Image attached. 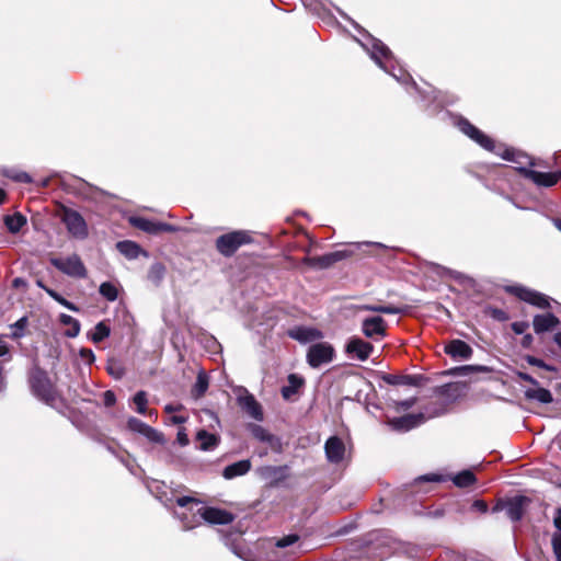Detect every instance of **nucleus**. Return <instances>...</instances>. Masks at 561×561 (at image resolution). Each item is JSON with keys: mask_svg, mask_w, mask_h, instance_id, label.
<instances>
[{"mask_svg": "<svg viewBox=\"0 0 561 561\" xmlns=\"http://www.w3.org/2000/svg\"><path fill=\"white\" fill-rule=\"evenodd\" d=\"M190 503L195 504L196 510L191 508L192 519L185 520L186 528H194L202 524V520L213 525H228L233 522L234 515L226 510L201 506L199 502L191 496H181L176 499V504L180 507H186Z\"/></svg>", "mask_w": 561, "mask_h": 561, "instance_id": "nucleus-1", "label": "nucleus"}, {"mask_svg": "<svg viewBox=\"0 0 561 561\" xmlns=\"http://www.w3.org/2000/svg\"><path fill=\"white\" fill-rule=\"evenodd\" d=\"M365 47L376 64L394 79L401 82H404L408 78L411 79L410 75L402 67L394 65L392 53L381 41L370 38Z\"/></svg>", "mask_w": 561, "mask_h": 561, "instance_id": "nucleus-2", "label": "nucleus"}, {"mask_svg": "<svg viewBox=\"0 0 561 561\" xmlns=\"http://www.w3.org/2000/svg\"><path fill=\"white\" fill-rule=\"evenodd\" d=\"M28 382L32 393L44 403L56 407L61 401L55 386L43 369L37 367L32 369Z\"/></svg>", "mask_w": 561, "mask_h": 561, "instance_id": "nucleus-3", "label": "nucleus"}, {"mask_svg": "<svg viewBox=\"0 0 561 561\" xmlns=\"http://www.w3.org/2000/svg\"><path fill=\"white\" fill-rule=\"evenodd\" d=\"M49 262L61 273L73 278H85L87 268L78 254L66 257H50Z\"/></svg>", "mask_w": 561, "mask_h": 561, "instance_id": "nucleus-4", "label": "nucleus"}, {"mask_svg": "<svg viewBox=\"0 0 561 561\" xmlns=\"http://www.w3.org/2000/svg\"><path fill=\"white\" fill-rule=\"evenodd\" d=\"M251 241L250 236L244 231H232L220 236L216 240V248L225 256H231L241 245Z\"/></svg>", "mask_w": 561, "mask_h": 561, "instance_id": "nucleus-5", "label": "nucleus"}, {"mask_svg": "<svg viewBox=\"0 0 561 561\" xmlns=\"http://www.w3.org/2000/svg\"><path fill=\"white\" fill-rule=\"evenodd\" d=\"M335 356L334 347L328 342H319L309 346L307 352V363L312 368H318L329 364Z\"/></svg>", "mask_w": 561, "mask_h": 561, "instance_id": "nucleus-6", "label": "nucleus"}, {"mask_svg": "<svg viewBox=\"0 0 561 561\" xmlns=\"http://www.w3.org/2000/svg\"><path fill=\"white\" fill-rule=\"evenodd\" d=\"M530 500L524 495H517L506 501L499 503L494 506L493 511H502L505 510L506 515L513 522H518L523 518L525 510L529 505Z\"/></svg>", "mask_w": 561, "mask_h": 561, "instance_id": "nucleus-7", "label": "nucleus"}, {"mask_svg": "<svg viewBox=\"0 0 561 561\" xmlns=\"http://www.w3.org/2000/svg\"><path fill=\"white\" fill-rule=\"evenodd\" d=\"M458 128L471 138L473 141L479 144L481 147L489 151H495L496 146L492 138L483 134L480 129L473 126L468 119L460 117L457 121Z\"/></svg>", "mask_w": 561, "mask_h": 561, "instance_id": "nucleus-8", "label": "nucleus"}, {"mask_svg": "<svg viewBox=\"0 0 561 561\" xmlns=\"http://www.w3.org/2000/svg\"><path fill=\"white\" fill-rule=\"evenodd\" d=\"M62 221L72 237L77 239H84L88 236L85 220L78 211L66 209L62 215Z\"/></svg>", "mask_w": 561, "mask_h": 561, "instance_id": "nucleus-9", "label": "nucleus"}, {"mask_svg": "<svg viewBox=\"0 0 561 561\" xmlns=\"http://www.w3.org/2000/svg\"><path fill=\"white\" fill-rule=\"evenodd\" d=\"M508 291L514 294L520 300L526 301L536 307L543 309L550 307L549 297L541 293L528 289L523 286H512L508 288Z\"/></svg>", "mask_w": 561, "mask_h": 561, "instance_id": "nucleus-10", "label": "nucleus"}, {"mask_svg": "<svg viewBox=\"0 0 561 561\" xmlns=\"http://www.w3.org/2000/svg\"><path fill=\"white\" fill-rule=\"evenodd\" d=\"M363 334L375 341H379L386 336L387 322L379 316L367 317L362 322Z\"/></svg>", "mask_w": 561, "mask_h": 561, "instance_id": "nucleus-11", "label": "nucleus"}, {"mask_svg": "<svg viewBox=\"0 0 561 561\" xmlns=\"http://www.w3.org/2000/svg\"><path fill=\"white\" fill-rule=\"evenodd\" d=\"M373 351L374 346L369 342L357 336L351 337L345 344V353L347 356L360 362L368 359Z\"/></svg>", "mask_w": 561, "mask_h": 561, "instance_id": "nucleus-12", "label": "nucleus"}, {"mask_svg": "<svg viewBox=\"0 0 561 561\" xmlns=\"http://www.w3.org/2000/svg\"><path fill=\"white\" fill-rule=\"evenodd\" d=\"M299 541V536L296 534L286 535L276 540L272 553L275 556L273 559L280 561H288L295 554L294 546Z\"/></svg>", "mask_w": 561, "mask_h": 561, "instance_id": "nucleus-13", "label": "nucleus"}, {"mask_svg": "<svg viewBox=\"0 0 561 561\" xmlns=\"http://www.w3.org/2000/svg\"><path fill=\"white\" fill-rule=\"evenodd\" d=\"M520 173L531 180L538 186L550 187L558 183L561 179V171L558 172H539L527 168H520Z\"/></svg>", "mask_w": 561, "mask_h": 561, "instance_id": "nucleus-14", "label": "nucleus"}, {"mask_svg": "<svg viewBox=\"0 0 561 561\" xmlns=\"http://www.w3.org/2000/svg\"><path fill=\"white\" fill-rule=\"evenodd\" d=\"M260 477L272 486L278 485L288 477L287 466H264L257 469Z\"/></svg>", "mask_w": 561, "mask_h": 561, "instance_id": "nucleus-15", "label": "nucleus"}, {"mask_svg": "<svg viewBox=\"0 0 561 561\" xmlns=\"http://www.w3.org/2000/svg\"><path fill=\"white\" fill-rule=\"evenodd\" d=\"M238 404L250 417L256 421L263 420V411L260 403L248 390L244 389L243 393L238 396Z\"/></svg>", "mask_w": 561, "mask_h": 561, "instance_id": "nucleus-16", "label": "nucleus"}, {"mask_svg": "<svg viewBox=\"0 0 561 561\" xmlns=\"http://www.w3.org/2000/svg\"><path fill=\"white\" fill-rule=\"evenodd\" d=\"M325 456L329 462L340 463L345 456V445L337 436H331L324 445Z\"/></svg>", "mask_w": 561, "mask_h": 561, "instance_id": "nucleus-17", "label": "nucleus"}, {"mask_svg": "<svg viewBox=\"0 0 561 561\" xmlns=\"http://www.w3.org/2000/svg\"><path fill=\"white\" fill-rule=\"evenodd\" d=\"M559 324V318L551 312L536 314L533 319V328L536 334L553 331Z\"/></svg>", "mask_w": 561, "mask_h": 561, "instance_id": "nucleus-18", "label": "nucleus"}, {"mask_svg": "<svg viewBox=\"0 0 561 561\" xmlns=\"http://www.w3.org/2000/svg\"><path fill=\"white\" fill-rule=\"evenodd\" d=\"M423 421L422 414H407L399 417H393L388 421V425L398 432H407L420 425Z\"/></svg>", "mask_w": 561, "mask_h": 561, "instance_id": "nucleus-19", "label": "nucleus"}, {"mask_svg": "<svg viewBox=\"0 0 561 561\" xmlns=\"http://www.w3.org/2000/svg\"><path fill=\"white\" fill-rule=\"evenodd\" d=\"M288 335L300 343H308L323 337V333L320 330L304 325L293 328L289 330Z\"/></svg>", "mask_w": 561, "mask_h": 561, "instance_id": "nucleus-20", "label": "nucleus"}, {"mask_svg": "<svg viewBox=\"0 0 561 561\" xmlns=\"http://www.w3.org/2000/svg\"><path fill=\"white\" fill-rule=\"evenodd\" d=\"M445 353L454 359H469L472 348L461 340H453L445 346Z\"/></svg>", "mask_w": 561, "mask_h": 561, "instance_id": "nucleus-21", "label": "nucleus"}, {"mask_svg": "<svg viewBox=\"0 0 561 561\" xmlns=\"http://www.w3.org/2000/svg\"><path fill=\"white\" fill-rule=\"evenodd\" d=\"M499 156H501L503 159L507 161H512L516 163L518 167V171L520 172V168H526L527 165H534V162L531 158L514 148H505L503 151H494Z\"/></svg>", "mask_w": 561, "mask_h": 561, "instance_id": "nucleus-22", "label": "nucleus"}, {"mask_svg": "<svg viewBox=\"0 0 561 561\" xmlns=\"http://www.w3.org/2000/svg\"><path fill=\"white\" fill-rule=\"evenodd\" d=\"M251 469V461L248 459L239 460L227 466L222 471V477L227 480H231L237 477L247 474Z\"/></svg>", "mask_w": 561, "mask_h": 561, "instance_id": "nucleus-23", "label": "nucleus"}, {"mask_svg": "<svg viewBox=\"0 0 561 561\" xmlns=\"http://www.w3.org/2000/svg\"><path fill=\"white\" fill-rule=\"evenodd\" d=\"M527 400L538 401L540 403H551L553 401L552 393L546 388L535 386V388H528L524 392Z\"/></svg>", "mask_w": 561, "mask_h": 561, "instance_id": "nucleus-24", "label": "nucleus"}, {"mask_svg": "<svg viewBox=\"0 0 561 561\" xmlns=\"http://www.w3.org/2000/svg\"><path fill=\"white\" fill-rule=\"evenodd\" d=\"M249 431L253 435L254 438H256L260 442L267 443L272 447H275L278 444V439L271 434L268 431H266L263 426L257 424H249L248 426Z\"/></svg>", "mask_w": 561, "mask_h": 561, "instance_id": "nucleus-25", "label": "nucleus"}, {"mask_svg": "<svg viewBox=\"0 0 561 561\" xmlns=\"http://www.w3.org/2000/svg\"><path fill=\"white\" fill-rule=\"evenodd\" d=\"M287 381L288 385L282 388V396L286 400L290 399L294 394H296L305 383L304 378L296 374H290L287 378Z\"/></svg>", "mask_w": 561, "mask_h": 561, "instance_id": "nucleus-26", "label": "nucleus"}, {"mask_svg": "<svg viewBox=\"0 0 561 561\" xmlns=\"http://www.w3.org/2000/svg\"><path fill=\"white\" fill-rule=\"evenodd\" d=\"M131 400H133V403L135 404V410L137 413H139L141 415H149V416L157 417L158 413L153 410H148V408H147L148 398H147L146 391L140 390V391L136 392Z\"/></svg>", "mask_w": 561, "mask_h": 561, "instance_id": "nucleus-27", "label": "nucleus"}, {"mask_svg": "<svg viewBox=\"0 0 561 561\" xmlns=\"http://www.w3.org/2000/svg\"><path fill=\"white\" fill-rule=\"evenodd\" d=\"M59 322L62 325L67 327V330L65 331V335L67 337L73 339L79 335L81 325L77 319L72 318L69 314L61 313L59 316Z\"/></svg>", "mask_w": 561, "mask_h": 561, "instance_id": "nucleus-28", "label": "nucleus"}, {"mask_svg": "<svg viewBox=\"0 0 561 561\" xmlns=\"http://www.w3.org/2000/svg\"><path fill=\"white\" fill-rule=\"evenodd\" d=\"M117 250L127 259H137L142 253L141 248L134 241L125 240L116 244Z\"/></svg>", "mask_w": 561, "mask_h": 561, "instance_id": "nucleus-29", "label": "nucleus"}, {"mask_svg": "<svg viewBox=\"0 0 561 561\" xmlns=\"http://www.w3.org/2000/svg\"><path fill=\"white\" fill-rule=\"evenodd\" d=\"M359 310L386 313V314H399V313L403 312V309L400 307H396L392 305H373V304L362 305V306H359Z\"/></svg>", "mask_w": 561, "mask_h": 561, "instance_id": "nucleus-30", "label": "nucleus"}, {"mask_svg": "<svg viewBox=\"0 0 561 561\" xmlns=\"http://www.w3.org/2000/svg\"><path fill=\"white\" fill-rule=\"evenodd\" d=\"M419 378L416 376L412 375H387L383 377V380L393 386H417L419 385Z\"/></svg>", "mask_w": 561, "mask_h": 561, "instance_id": "nucleus-31", "label": "nucleus"}, {"mask_svg": "<svg viewBox=\"0 0 561 561\" xmlns=\"http://www.w3.org/2000/svg\"><path fill=\"white\" fill-rule=\"evenodd\" d=\"M4 224L11 233H18L26 225V218L20 213H15L5 216Z\"/></svg>", "mask_w": 561, "mask_h": 561, "instance_id": "nucleus-32", "label": "nucleus"}, {"mask_svg": "<svg viewBox=\"0 0 561 561\" xmlns=\"http://www.w3.org/2000/svg\"><path fill=\"white\" fill-rule=\"evenodd\" d=\"M208 386H209L208 376L206 375V373L204 370H201L197 374L196 382L194 383V386L192 388V396L195 399L202 398L205 394V392L207 391Z\"/></svg>", "mask_w": 561, "mask_h": 561, "instance_id": "nucleus-33", "label": "nucleus"}, {"mask_svg": "<svg viewBox=\"0 0 561 561\" xmlns=\"http://www.w3.org/2000/svg\"><path fill=\"white\" fill-rule=\"evenodd\" d=\"M197 442L199 443V447L203 450H211L218 445V437L214 434H210L204 430L197 433Z\"/></svg>", "mask_w": 561, "mask_h": 561, "instance_id": "nucleus-34", "label": "nucleus"}, {"mask_svg": "<svg viewBox=\"0 0 561 561\" xmlns=\"http://www.w3.org/2000/svg\"><path fill=\"white\" fill-rule=\"evenodd\" d=\"M130 222L134 227H136L145 232L158 233V227H159L158 221L149 220V219L142 218V217H133L130 219Z\"/></svg>", "mask_w": 561, "mask_h": 561, "instance_id": "nucleus-35", "label": "nucleus"}, {"mask_svg": "<svg viewBox=\"0 0 561 561\" xmlns=\"http://www.w3.org/2000/svg\"><path fill=\"white\" fill-rule=\"evenodd\" d=\"M110 334V327L104 321H101L94 327L93 332L90 334V339L93 343H100L108 337Z\"/></svg>", "mask_w": 561, "mask_h": 561, "instance_id": "nucleus-36", "label": "nucleus"}, {"mask_svg": "<svg viewBox=\"0 0 561 561\" xmlns=\"http://www.w3.org/2000/svg\"><path fill=\"white\" fill-rule=\"evenodd\" d=\"M453 482L459 488H467L476 482V477L472 471L463 470L453 478Z\"/></svg>", "mask_w": 561, "mask_h": 561, "instance_id": "nucleus-37", "label": "nucleus"}, {"mask_svg": "<svg viewBox=\"0 0 561 561\" xmlns=\"http://www.w3.org/2000/svg\"><path fill=\"white\" fill-rule=\"evenodd\" d=\"M100 294L108 301H115L118 297V288L112 282H104L100 285Z\"/></svg>", "mask_w": 561, "mask_h": 561, "instance_id": "nucleus-38", "label": "nucleus"}, {"mask_svg": "<svg viewBox=\"0 0 561 561\" xmlns=\"http://www.w3.org/2000/svg\"><path fill=\"white\" fill-rule=\"evenodd\" d=\"M45 291L54 299L56 300L58 304H60L61 306L66 307L67 309L71 310V311H75V312H78L79 311V308L72 304L71 301L67 300L66 298H64L61 295H59L57 291H55L54 289L51 288H45Z\"/></svg>", "mask_w": 561, "mask_h": 561, "instance_id": "nucleus-39", "label": "nucleus"}, {"mask_svg": "<svg viewBox=\"0 0 561 561\" xmlns=\"http://www.w3.org/2000/svg\"><path fill=\"white\" fill-rule=\"evenodd\" d=\"M142 436H145L149 442L156 443V444H164V435L159 432L158 430L151 427L148 425L146 431L142 433Z\"/></svg>", "mask_w": 561, "mask_h": 561, "instance_id": "nucleus-40", "label": "nucleus"}, {"mask_svg": "<svg viewBox=\"0 0 561 561\" xmlns=\"http://www.w3.org/2000/svg\"><path fill=\"white\" fill-rule=\"evenodd\" d=\"M147 427H148V424H146L145 422L140 421L139 419H137L135 416H130L127 420V428L131 432L142 435V433L146 431Z\"/></svg>", "mask_w": 561, "mask_h": 561, "instance_id": "nucleus-41", "label": "nucleus"}, {"mask_svg": "<svg viewBox=\"0 0 561 561\" xmlns=\"http://www.w3.org/2000/svg\"><path fill=\"white\" fill-rule=\"evenodd\" d=\"M164 275V266L161 263H154L151 265L148 277L158 284Z\"/></svg>", "mask_w": 561, "mask_h": 561, "instance_id": "nucleus-42", "label": "nucleus"}, {"mask_svg": "<svg viewBox=\"0 0 561 561\" xmlns=\"http://www.w3.org/2000/svg\"><path fill=\"white\" fill-rule=\"evenodd\" d=\"M5 175L15 182H20V183H31L32 182L31 175L23 171L10 170V171L5 172Z\"/></svg>", "mask_w": 561, "mask_h": 561, "instance_id": "nucleus-43", "label": "nucleus"}, {"mask_svg": "<svg viewBox=\"0 0 561 561\" xmlns=\"http://www.w3.org/2000/svg\"><path fill=\"white\" fill-rule=\"evenodd\" d=\"M525 360L529 365H531V366H536V367L542 368V369L548 370V371H554L556 370V368L553 366L547 364L542 359L537 358V357H535L533 355H526L525 356Z\"/></svg>", "mask_w": 561, "mask_h": 561, "instance_id": "nucleus-44", "label": "nucleus"}, {"mask_svg": "<svg viewBox=\"0 0 561 561\" xmlns=\"http://www.w3.org/2000/svg\"><path fill=\"white\" fill-rule=\"evenodd\" d=\"M107 371L115 379H121L125 374L123 366L116 360L108 363Z\"/></svg>", "mask_w": 561, "mask_h": 561, "instance_id": "nucleus-45", "label": "nucleus"}, {"mask_svg": "<svg viewBox=\"0 0 561 561\" xmlns=\"http://www.w3.org/2000/svg\"><path fill=\"white\" fill-rule=\"evenodd\" d=\"M182 508L184 510L183 512H176L175 514L180 518V520L182 522L183 528L187 529L185 527V520H191L192 519V511H191V508L196 510V506H195V504L190 503L186 507H182Z\"/></svg>", "mask_w": 561, "mask_h": 561, "instance_id": "nucleus-46", "label": "nucleus"}, {"mask_svg": "<svg viewBox=\"0 0 561 561\" xmlns=\"http://www.w3.org/2000/svg\"><path fill=\"white\" fill-rule=\"evenodd\" d=\"M343 256L342 252H333L320 257V262L322 266L327 267L332 263L340 261Z\"/></svg>", "mask_w": 561, "mask_h": 561, "instance_id": "nucleus-47", "label": "nucleus"}, {"mask_svg": "<svg viewBox=\"0 0 561 561\" xmlns=\"http://www.w3.org/2000/svg\"><path fill=\"white\" fill-rule=\"evenodd\" d=\"M553 553L557 561H561V533H554L551 539Z\"/></svg>", "mask_w": 561, "mask_h": 561, "instance_id": "nucleus-48", "label": "nucleus"}, {"mask_svg": "<svg viewBox=\"0 0 561 561\" xmlns=\"http://www.w3.org/2000/svg\"><path fill=\"white\" fill-rule=\"evenodd\" d=\"M423 481L438 483V482L444 481V477L440 474H436V473H430V474H425V476H422L416 479V483H420Z\"/></svg>", "mask_w": 561, "mask_h": 561, "instance_id": "nucleus-49", "label": "nucleus"}, {"mask_svg": "<svg viewBox=\"0 0 561 561\" xmlns=\"http://www.w3.org/2000/svg\"><path fill=\"white\" fill-rule=\"evenodd\" d=\"M26 322H27L26 318H25V317H23V318L19 319V320L13 324V327L15 328V332L13 333V336H14V337H20V336H22V334H23V330H24V329H25V327H26Z\"/></svg>", "mask_w": 561, "mask_h": 561, "instance_id": "nucleus-50", "label": "nucleus"}, {"mask_svg": "<svg viewBox=\"0 0 561 561\" xmlns=\"http://www.w3.org/2000/svg\"><path fill=\"white\" fill-rule=\"evenodd\" d=\"M79 355L81 359L88 364H92L95 359L94 353L90 348H81Z\"/></svg>", "mask_w": 561, "mask_h": 561, "instance_id": "nucleus-51", "label": "nucleus"}, {"mask_svg": "<svg viewBox=\"0 0 561 561\" xmlns=\"http://www.w3.org/2000/svg\"><path fill=\"white\" fill-rule=\"evenodd\" d=\"M103 402L105 407H113L116 403V396L112 390H106L103 393Z\"/></svg>", "mask_w": 561, "mask_h": 561, "instance_id": "nucleus-52", "label": "nucleus"}, {"mask_svg": "<svg viewBox=\"0 0 561 561\" xmlns=\"http://www.w3.org/2000/svg\"><path fill=\"white\" fill-rule=\"evenodd\" d=\"M528 327L529 324L526 321H516L512 323V330L516 334H523L528 329Z\"/></svg>", "mask_w": 561, "mask_h": 561, "instance_id": "nucleus-53", "label": "nucleus"}, {"mask_svg": "<svg viewBox=\"0 0 561 561\" xmlns=\"http://www.w3.org/2000/svg\"><path fill=\"white\" fill-rule=\"evenodd\" d=\"M516 376L524 380V381H527L529 383H531L533 386H538V381L533 377L530 376L529 374L527 373H524V371H517L516 373Z\"/></svg>", "mask_w": 561, "mask_h": 561, "instance_id": "nucleus-54", "label": "nucleus"}, {"mask_svg": "<svg viewBox=\"0 0 561 561\" xmlns=\"http://www.w3.org/2000/svg\"><path fill=\"white\" fill-rule=\"evenodd\" d=\"M472 508L479 513H486L488 504L482 500H476L472 503Z\"/></svg>", "mask_w": 561, "mask_h": 561, "instance_id": "nucleus-55", "label": "nucleus"}, {"mask_svg": "<svg viewBox=\"0 0 561 561\" xmlns=\"http://www.w3.org/2000/svg\"><path fill=\"white\" fill-rule=\"evenodd\" d=\"M175 230H176V228L170 224L159 222L158 233L159 232H174Z\"/></svg>", "mask_w": 561, "mask_h": 561, "instance_id": "nucleus-56", "label": "nucleus"}, {"mask_svg": "<svg viewBox=\"0 0 561 561\" xmlns=\"http://www.w3.org/2000/svg\"><path fill=\"white\" fill-rule=\"evenodd\" d=\"M176 439H178V442H179V444L181 446H185V445L188 444V437H187V435L185 434L184 431H179L178 432Z\"/></svg>", "mask_w": 561, "mask_h": 561, "instance_id": "nucleus-57", "label": "nucleus"}, {"mask_svg": "<svg viewBox=\"0 0 561 561\" xmlns=\"http://www.w3.org/2000/svg\"><path fill=\"white\" fill-rule=\"evenodd\" d=\"M553 524H554L556 528L558 529L557 533H561V507L558 508L556 512V515L553 518Z\"/></svg>", "mask_w": 561, "mask_h": 561, "instance_id": "nucleus-58", "label": "nucleus"}, {"mask_svg": "<svg viewBox=\"0 0 561 561\" xmlns=\"http://www.w3.org/2000/svg\"><path fill=\"white\" fill-rule=\"evenodd\" d=\"M186 420H187V417H186V416H184V415H172V416L170 417V422H171L172 424H183V423H185V422H186Z\"/></svg>", "mask_w": 561, "mask_h": 561, "instance_id": "nucleus-59", "label": "nucleus"}, {"mask_svg": "<svg viewBox=\"0 0 561 561\" xmlns=\"http://www.w3.org/2000/svg\"><path fill=\"white\" fill-rule=\"evenodd\" d=\"M9 353L8 345L4 341L0 340V357Z\"/></svg>", "mask_w": 561, "mask_h": 561, "instance_id": "nucleus-60", "label": "nucleus"}, {"mask_svg": "<svg viewBox=\"0 0 561 561\" xmlns=\"http://www.w3.org/2000/svg\"><path fill=\"white\" fill-rule=\"evenodd\" d=\"M533 342V336L530 334H526L524 335L523 340H522V345L524 347H528Z\"/></svg>", "mask_w": 561, "mask_h": 561, "instance_id": "nucleus-61", "label": "nucleus"}, {"mask_svg": "<svg viewBox=\"0 0 561 561\" xmlns=\"http://www.w3.org/2000/svg\"><path fill=\"white\" fill-rule=\"evenodd\" d=\"M414 401H415L414 399L405 400V401L400 402L399 405L401 408H403L404 410H408L414 404Z\"/></svg>", "mask_w": 561, "mask_h": 561, "instance_id": "nucleus-62", "label": "nucleus"}, {"mask_svg": "<svg viewBox=\"0 0 561 561\" xmlns=\"http://www.w3.org/2000/svg\"><path fill=\"white\" fill-rule=\"evenodd\" d=\"M181 408H182L181 405L167 404V405L164 407V411H165L167 413H173V412H175V411H179Z\"/></svg>", "mask_w": 561, "mask_h": 561, "instance_id": "nucleus-63", "label": "nucleus"}, {"mask_svg": "<svg viewBox=\"0 0 561 561\" xmlns=\"http://www.w3.org/2000/svg\"><path fill=\"white\" fill-rule=\"evenodd\" d=\"M553 342L561 348V331L553 335Z\"/></svg>", "mask_w": 561, "mask_h": 561, "instance_id": "nucleus-64", "label": "nucleus"}]
</instances>
